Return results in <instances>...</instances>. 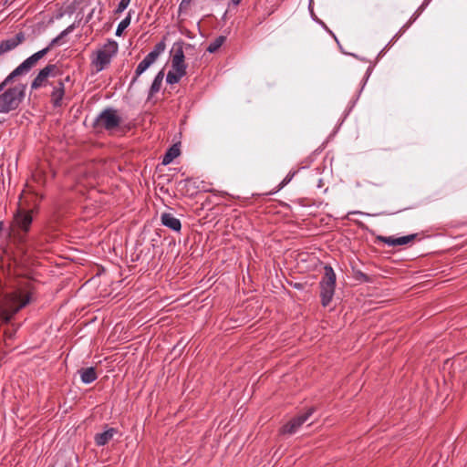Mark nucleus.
Masks as SVG:
<instances>
[{"mask_svg":"<svg viewBox=\"0 0 467 467\" xmlns=\"http://www.w3.org/2000/svg\"><path fill=\"white\" fill-rule=\"evenodd\" d=\"M155 62L154 59H152L151 57L150 56H146L143 60L138 65L136 70H135V75L130 82V86L133 85L137 79L139 78V77L144 73L153 63Z\"/></svg>","mask_w":467,"mask_h":467,"instance_id":"nucleus-14","label":"nucleus"},{"mask_svg":"<svg viewBox=\"0 0 467 467\" xmlns=\"http://www.w3.org/2000/svg\"><path fill=\"white\" fill-rule=\"evenodd\" d=\"M26 88V86L25 84H17L1 93L0 113H8L16 110L25 98Z\"/></svg>","mask_w":467,"mask_h":467,"instance_id":"nucleus-2","label":"nucleus"},{"mask_svg":"<svg viewBox=\"0 0 467 467\" xmlns=\"http://www.w3.org/2000/svg\"><path fill=\"white\" fill-rule=\"evenodd\" d=\"M165 47H166L165 43L163 41H161L155 45V47L148 54V56L151 57L152 59H154L156 61L158 59V57H160V55L164 52Z\"/></svg>","mask_w":467,"mask_h":467,"instance_id":"nucleus-22","label":"nucleus"},{"mask_svg":"<svg viewBox=\"0 0 467 467\" xmlns=\"http://www.w3.org/2000/svg\"><path fill=\"white\" fill-rule=\"evenodd\" d=\"M183 76L177 73V72H174L172 70H170L167 74V77H166V81L169 83V84H176L178 83L181 78H182Z\"/></svg>","mask_w":467,"mask_h":467,"instance_id":"nucleus-25","label":"nucleus"},{"mask_svg":"<svg viewBox=\"0 0 467 467\" xmlns=\"http://www.w3.org/2000/svg\"><path fill=\"white\" fill-rule=\"evenodd\" d=\"M30 302V295L22 291L7 294L0 305V318L8 322L11 317Z\"/></svg>","mask_w":467,"mask_h":467,"instance_id":"nucleus-1","label":"nucleus"},{"mask_svg":"<svg viewBox=\"0 0 467 467\" xmlns=\"http://www.w3.org/2000/svg\"><path fill=\"white\" fill-rule=\"evenodd\" d=\"M180 155V150L174 145L171 147L168 151L165 153L162 159V164L168 165L170 164L175 158Z\"/></svg>","mask_w":467,"mask_h":467,"instance_id":"nucleus-19","label":"nucleus"},{"mask_svg":"<svg viewBox=\"0 0 467 467\" xmlns=\"http://www.w3.org/2000/svg\"><path fill=\"white\" fill-rule=\"evenodd\" d=\"M296 174V171H290L285 177V179L282 181L281 182V187H284L285 186L288 182H291V180L293 179V177L295 176Z\"/></svg>","mask_w":467,"mask_h":467,"instance_id":"nucleus-29","label":"nucleus"},{"mask_svg":"<svg viewBox=\"0 0 467 467\" xmlns=\"http://www.w3.org/2000/svg\"><path fill=\"white\" fill-rule=\"evenodd\" d=\"M66 81H68L69 80V77L67 76L66 78H65Z\"/></svg>","mask_w":467,"mask_h":467,"instance_id":"nucleus-32","label":"nucleus"},{"mask_svg":"<svg viewBox=\"0 0 467 467\" xmlns=\"http://www.w3.org/2000/svg\"><path fill=\"white\" fill-rule=\"evenodd\" d=\"M163 77H164V74H163V71H160L155 78L153 79V82L150 88V92H149V95L150 96H153L154 94H156L157 92L160 91L161 89V83H162V80H163Z\"/></svg>","mask_w":467,"mask_h":467,"instance_id":"nucleus-18","label":"nucleus"},{"mask_svg":"<svg viewBox=\"0 0 467 467\" xmlns=\"http://www.w3.org/2000/svg\"><path fill=\"white\" fill-rule=\"evenodd\" d=\"M315 408L311 407L306 410V412L297 415L296 417L291 419L286 424L282 427L281 432L283 434H295L299 428L308 420L310 416L314 413Z\"/></svg>","mask_w":467,"mask_h":467,"instance_id":"nucleus-7","label":"nucleus"},{"mask_svg":"<svg viewBox=\"0 0 467 467\" xmlns=\"http://www.w3.org/2000/svg\"><path fill=\"white\" fill-rule=\"evenodd\" d=\"M65 95V84L63 80H59L53 88L51 93V101L55 107H59Z\"/></svg>","mask_w":467,"mask_h":467,"instance_id":"nucleus-13","label":"nucleus"},{"mask_svg":"<svg viewBox=\"0 0 467 467\" xmlns=\"http://www.w3.org/2000/svg\"><path fill=\"white\" fill-rule=\"evenodd\" d=\"M173 55L171 61H177V62H184V53L182 49V45L178 43L175 44L172 49Z\"/></svg>","mask_w":467,"mask_h":467,"instance_id":"nucleus-20","label":"nucleus"},{"mask_svg":"<svg viewBox=\"0 0 467 467\" xmlns=\"http://www.w3.org/2000/svg\"><path fill=\"white\" fill-rule=\"evenodd\" d=\"M118 432L117 429L109 428L101 433H98L95 436V442L98 446H104L107 444Z\"/></svg>","mask_w":467,"mask_h":467,"instance_id":"nucleus-16","label":"nucleus"},{"mask_svg":"<svg viewBox=\"0 0 467 467\" xmlns=\"http://www.w3.org/2000/svg\"><path fill=\"white\" fill-rule=\"evenodd\" d=\"M423 8H424V5H421V6H420V7L416 12H415V14L411 16V19H410V23H409V24H407L406 26H404V30H405L406 28H408V27L410 26V25L412 22H414V21L418 18V16H420V12L423 10Z\"/></svg>","mask_w":467,"mask_h":467,"instance_id":"nucleus-28","label":"nucleus"},{"mask_svg":"<svg viewBox=\"0 0 467 467\" xmlns=\"http://www.w3.org/2000/svg\"><path fill=\"white\" fill-rule=\"evenodd\" d=\"M321 304L327 306L332 301L336 288V274L330 265L324 267V275L319 282Z\"/></svg>","mask_w":467,"mask_h":467,"instance_id":"nucleus-3","label":"nucleus"},{"mask_svg":"<svg viewBox=\"0 0 467 467\" xmlns=\"http://www.w3.org/2000/svg\"><path fill=\"white\" fill-rule=\"evenodd\" d=\"M242 0H232V3L234 5H238L240 3H241Z\"/></svg>","mask_w":467,"mask_h":467,"instance_id":"nucleus-31","label":"nucleus"},{"mask_svg":"<svg viewBox=\"0 0 467 467\" xmlns=\"http://www.w3.org/2000/svg\"><path fill=\"white\" fill-rule=\"evenodd\" d=\"M71 30V26L67 27V29H65L64 31H62L57 37H55L51 42L50 44L37 51L36 53L33 54L32 56H30L29 57H27L25 61H23L21 64H26L27 62H29V64H27V68L25 69V73H28L30 71V69L35 67L36 65V63L41 59L43 58L48 52L49 50L55 47L56 45H57L60 41V39L66 36L68 32H70Z\"/></svg>","mask_w":467,"mask_h":467,"instance_id":"nucleus-6","label":"nucleus"},{"mask_svg":"<svg viewBox=\"0 0 467 467\" xmlns=\"http://www.w3.org/2000/svg\"><path fill=\"white\" fill-rule=\"evenodd\" d=\"M161 223L175 232H180L182 228L181 221L172 213H163L161 215Z\"/></svg>","mask_w":467,"mask_h":467,"instance_id":"nucleus-12","label":"nucleus"},{"mask_svg":"<svg viewBox=\"0 0 467 467\" xmlns=\"http://www.w3.org/2000/svg\"><path fill=\"white\" fill-rule=\"evenodd\" d=\"M57 67L54 64H48L44 68H42L34 80L31 83L32 89H37L41 87H44L47 83V78L49 77H54L56 75Z\"/></svg>","mask_w":467,"mask_h":467,"instance_id":"nucleus-8","label":"nucleus"},{"mask_svg":"<svg viewBox=\"0 0 467 467\" xmlns=\"http://www.w3.org/2000/svg\"><path fill=\"white\" fill-rule=\"evenodd\" d=\"M417 234H409L401 237L394 236H379L378 240L388 244L389 246H400L405 245L412 242L416 238Z\"/></svg>","mask_w":467,"mask_h":467,"instance_id":"nucleus-10","label":"nucleus"},{"mask_svg":"<svg viewBox=\"0 0 467 467\" xmlns=\"http://www.w3.org/2000/svg\"><path fill=\"white\" fill-rule=\"evenodd\" d=\"M32 209L27 210L21 205L15 215V223L16 226L24 232H27L32 223Z\"/></svg>","mask_w":467,"mask_h":467,"instance_id":"nucleus-9","label":"nucleus"},{"mask_svg":"<svg viewBox=\"0 0 467 467\" xmlns=\"http://www.w3.org/2000/svg\"><path fill=\"white\" fill-rule=\"evenodd\" d=\"M312 5H313V0H310V1H309V11H310V13H311V16L314 17V16H315V15H314V11H313Z\"/></svg>","mask_w":467,"mask_h":467,"instance_id":"nucleus-30","label":"nucleus"},{"mask_svg":"<svg viewBox=\"0 0 467 467\" xmlns=\"http://www.w3.org/2000/svg\"><path fill=\"white\" fill-rule=\"evenodd\" d=\"M27 64H29V62L26 64H20L5 78V80L0 84V92L5 89V88L10 83L12 79L18 76L26 74L25 69L27 68Z\"/></svg>","mask_w":467,"mask_h":467,"instance_id":"nucleus-15","label":"nucleus"},{"mask_svg":"<svg viewBox=\"0 0 467 467\" xmlns=\"http://www.w3.org/2000/svg\"><path fill=\"white\" fill-rule=\"evenodd\" d=\"M121 119L114 109H104L96 119L98 127H101L107 130H112L118 128L120 124Z\"/></svg>","mask_w":467,"mask_h":467,"instance_id":"nucleus-5","label":"nucleus"},{"mask_svg":"<svg viewBox=\"0 0 467 467\" xmlns=\"http://www.w3.org/2000/svg\"><path fill=\"white\" fill-rule=\"evenodd\" d=\"M191 3H192V0H182L181 4L179 5V12L186 13L190 7Z\"/></svg>","mask_w":467,"mask_h":467,"instance_id":"nucleus-27","label":"nucleus"},{"mask_svg":"<svg viewBox=\"0 0 467 467\" xmlns=\"http://www.w3.org/2000/svg\"><path fill=\"white\" fill-rule=\"evenodd\" d=\"M171 68L172 71L185 76L187 66L184 62L171 61Z\"/></svg>","mask_w":467,"mask_h":467,"instance_id":"nucleus-24","label":"nucleus"},{"mask_svg":"<svg viewBox=\"0 0 467 467\" xmlns=\"http://www.w3.org/2000/svg\"><path fill=\"white\" fill-rule=\"evenodd\" d=\"M130 1L131 0H120L115 12L117 14L122 13L128 7V5H130Z\"/></svg>","mask_w":467,"mask_h":467,"instance_id":"nucleus-26","label":"nucleus"},{"mask_svg":"<svg viewBox=\"0 0 467 467\" xmlns=\"http://www.w3.org/2000/svg\"><path fill=\"white\" fill-rule=\"evenodd\" d=\"M81 381L85 384H89L95 381L98 378L96 370L93 367L83 368L78 370Z\"/></svg>","mask_w":467,"mask_h":467,"instance_id":"nucleus-17","label":"nucleus"},{"mask_svg":"<svg viewBox=\"0 0 467 467\" xmlns=\"http://www.w3.org/2000/svg\"><path fill=\"white\" fill-rule=\"evenodd\" d=\"M2 230V224L0 223V231Z\"/></svg>","mask_w":467,"mask_h":467,"instance_id":"nucleus-33","label":"nucleus"},{"mask_svg":"<svg viewBox=\"0 0 467 467\" xmlns=\"http://www.w3.org/2000/svg\"><path fill=\"white\" fill-rule=\"evenodd\" d=\"M118 48L116 41L109 40L97 51L96 57L92 59V65L97 72L103 70L110 63L112 57L117 54Z\"/></svg>","mask_w":467,"mask_h":467,"instance_id":"nucleus-4","label":"nucleus"},{"mask_svg":"<svg viewBox=\"0 0 467 467\" xmlns=\"http://www.w3.org/2000/svg\"><path fill=\"white\" fill-rule=\"evenodd\" d=\"M224 41H225V37L223 36L216 37L213 41H212L209 44V46L207 47V51L210 53L216 52L222 47V45L224 43Z\"/></svg>","mask_w":467,"mask_h":467,"instance_id":"nucleus-23","label":"nucleus"},{"mask_svg":"<svg viewBox=\"0 0 467 467\" xmlns=\"http://www.w3.org/2000/svg\"><path fill=\"white\" fill-rule=\"evenodd\" d=\"M24 35L18 33L16 36L4 40L0 43V56L16 47L24 40Z\"/></svg>","mask_w":467,"mask_h":467,"instance_id":"nucleus-11","label":"nucleus"},{"mask_svg":"<svg viewBox=\"0 0 467 467\" xmlns=\"http://www.w3.org/2000/svg\"><path fill=\"white\" fill-rule=\"evenodd\" d=\"M131 20V10L129 11L128 16L120 21L116 29L115 35L120 36L123 31L130 26Z\"/></svg>","mask_w":467,"mask_h":467,"instance_id":"nucleus-21","label":"nucleus"}]
</instances>
